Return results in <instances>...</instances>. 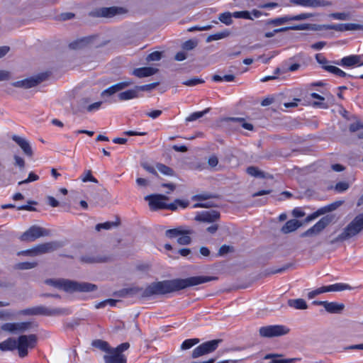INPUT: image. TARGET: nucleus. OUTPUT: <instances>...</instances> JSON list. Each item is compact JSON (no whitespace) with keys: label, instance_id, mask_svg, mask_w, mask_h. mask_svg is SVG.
Listing matches in <instances>:
<instances>
[{"label":"nucleus","instance_id":"38","mask_svg":"<svg viewBox=\"0 0 363 363\" xmlns=\"http://www.w3.org/2000/svg\"><path fill=\"white\" fill-rule=\"evenodd\" d=\"M209 111H210V108H207L205 110H203V111L194 112L186 118V122L194 121L203 117L205 114H206L208 112H209Z\"/></svg>","mask_w":363,"mask_h":363},{"label":"nucleus","instance_id":"17","mask_svg":"<svg viewBox=\"0 0 363 363\" xmlns=\"http://www.w3.org/2000/svg\"><path fill=\"white\" fill-rule=\"evenodd\" d=\"M290 3L305 7H325L330 6L333 4L327 0H290Z\"/></svg>","mask_w":363,"mask_h":363},{"label":"nucleus","instance_id":"50","mask_svg":"<svg viewBox=\"0 0 363 363\" xmlns=\"http://www.w3.org/2000/svg\"><path fill=\"white\" fill-rule=\"evenodd\" d=\"M39 179V177L34 172H30L27 179L18 182V185L28 184L32 182H35Z\"/></svg>","mask_w":363,"mask_h":363},{"label":"nucleus","instance_id":"39","mask_svg":"<svg viewBox=\"0 0 363 363\" xmlns=\"http://www.w3.org/2000/svg\"><path fill=\"white\" fill-rule=\"evenodd\" d=\"M200 342V340L199 338H192V339H187L184 340L182 345H181V350H186L191 348L195 345L198 344Z\"/></svg>","mask_w":363,"mask_h":363},{"label":"nucleus","instance_id":"45","mask_svg":"<svg viewBox=\"0 0 363 363\" xmlns=\"http://www.w3.org/2000/svg\"><path fill=\"white\" fill-rule=\"evenodd\" d=\"M233 15L234 18H237L253 20L252 16H251L250 12L248 11H235L233 13Z\"/></svg>","mask_w":363,"mask_h":363},{"label":"nucleus","instance_id":"34","mask_svg":"<svg viewBox=\"0 0 363 363\" xmlns=\"http://www.w3.org/2000/svg\"><path fill=\"white\" fill-rule=\"evenodd\" d=\"M230 34V33L229 30H223L222 32L217 33H215L213 35H210L206 38V42L207 43H210V42L213 41V40H220V39H223V38H225L229 36Z\"/></svg>","mask_w":363,"mask_h":363},{"label":"nucleus","instance_id":"19","mask_svg":"<svg viewBox=\"0 0 363 363\" xmlns=\"http://www.w3.org/2000/svg\"><path fill=\"white\" fill-rule=\"evenodd\" d=\"M60 245L57 242H49L40 244L34 247V254L35 256L53 252L58 249Z\"/></svg>","mask_w":363,"mask_h":363},{"label":"nucleus","instance_id":"16","mask_svg":"<svg viewBox=\"0 0 363 363\" xmlns=\"http://www.w3.org/2000/svg\"><path fill=\"white\" fill-rule=\"evenodd\" d=\"M220 214L219 211L216 210H209L199 213L196 216L195 220L199 222L211 223H216L220 219Z\"/></svg>","mask_w":363,"mask_h":363},{"label":"nucleus","instance_id":"44","mask_svg":"<svg viewBox=\"0 0 363 363\" xmlns=\"http://www.w3.org/2000/svg\"><path fill=\"white\" fill-rule=\"evenodd\" d=\"M119 225V221L118 222H105L103 223H99L96 225V230L100 231L101 229L109 230L112 227L118 226Z\"/></svg>","mask_w":363,"mask_h":363},{"label":"nucleus","instance_id":"6","mask_svg":"<svg viewBox=\"0 0 363 363\" xmlns=\"http://www.w3.org/2000/svg\"><path fill=\"white\" fill-rule=\"evenodd\" d=\"M168 199L169 198L163 194H151L145 197V200L149 201V206L152 211H157L160 209L176 211L177 206L175 203L167 204L164 202V201Z\"/></svg>","mask_w":363,"mask_h":363},{"label":"nucleus","instance_id":"9","mask_svg":"<svg viewBox=\"0 0 363 363\" xmlns=\"http://www.w3.org/2000/svg\"><path fill=\"white\" fill-rule=\"evenodd\" d=\"M290 329L285 325H274L261 327L259 329V335L262 337L272 338L287 335Z\"/></svg>","mask_w":363,"mask_h":363},{"label":"nucleus","instance_id":"11","mask_svg":"<svg viewBox=\"0 0 363 363\" xmlns=\"http://www.w3.org/2000/svg\"><path fill=\"white\" fill-rule=\"evenodd\" d=\"M128 10L121 6L101 7L90 13L93 17L112 18L115 16L125 14Z\"/></svg>","mask_w":363,"mask_h":363},{"label":"nucleus","instance_id":"3","mask_svg":"<svg viewBox=\"0 0 363 363\" xmlns=\"http://www.w3.org/2000/svg\"><path fill=\"white\" fill-rule=\"evenodd\" d=\"M363 230V213L359 214L343 229L342 233L330 241L331 245L342 242L357 235Z\"/></svg>","mask_w":363,"mask_h":363},{"label":"nucleus","instance_id":"46","mask_svg":"<svg viewBox=\"0 0 363 363\" xmlns=\"http://www.w3.org/2000/svg\"><path fill=\"white\" fill-rule=\"evenodd\" d=\"M37 202L35 201H28V205H23L17 207L18 211L25 210L29 211H36L37 209L35 207L31 206L30 205H36Z\"/></svg>","mask_w":363,"mask_h":363},{"label":"nucleus","instance_id":"1","mask_svg":"<svg viewBox=\"0 0 363 363\" xmlns=\"http://www.w3.org/2000/svg\"><path fill=\"white\" fill-rule=\"evenodd\" d=\"M216 279V277L197 276L153 282L145 289L141 294V298L154 295H164Z\"/></svg>","mask_w":363,"mask_h":363},{"label":"nucleus","instance_id":"48","mask_svg":"<svg viewBox=\"0 0 363 363\" xmlns=\"http://www.w3.org/2000/svg\"><path fill=\"white\" fill-rule=\"evenodd\" d=\"M217 196L211 194L205 193L195 195L192 197L194 201H205L211 198H216Z\"/></svg>","mask_w":363,"mask_h":363},{"label":"nucleus","instance_id":"4","mask_svg":"<svg viewBox=\"0 0 363 363\" xmlns=\"http://www.w3.org/2000/svg\"><path fill=\"white\" fill-rule=\"evenodd\" d=\"M71 312L67 308H49L44 306H38L26 309L21 310L18 314L21 315H45V316H57L68 315Z\"/></svg>","mask_w":363,"mask_h":363},{"label":"nucleus","instance_id":"32","mask_svg":"<svg viewBox=\"0 0 363 363\" xmlns=\"http://www.w3.org/2000/svg\"><path fill=\"white\" fill-rule=\"evenodd\" d=\"M326 292L328 291H340L344 290H350L352 287L347 284H335L329 286H325Z\"/></svg>","mask_w":363,"mask_h":363},{"label":"nucleus","instance_id":"33","mask_svg":"<svg viewBox=\"0 0 363 363\" xmlns=\"http://www.w3.org/2000/svg\"><path fill=\"white\" fill-rule=\"evenodd\" d=\"M325 72L333 74L340 77H352V75L347 74L346 72H345L344 71H342V69L338 68L337 67L334 66L333 65H331L329 67H326Z\"/></svg>","mask_w":363,"mask_h":363},{"label":"nucleus","instance_id":"18","mask_svg":"<svg viewBox=\"0 0 363 363\" xmlns=\"http://www.w3.org/2000/svg\"><path fill=\"white\" fill-rule=\"evenodd\" d=\"M11 138L21 148L27 157H33V150L28 140L16 135H13Z\"/></svg>","mask_w":363,"mask_h":363},{"label":"nucleus","instance_id":"24","mask_svg":"<svg viewBox=\"0 0 363 363\" xmlns=\"http://www.w3.org/2000/svg\"><path fill=\"white\" fill-rule=\"evenodd\" d=\"M302 223L296 220L291 219L288 220L281 228V231L284 234H288L292 233L301 227Z\"/></svg>","mask_w":363,"mask_h":363},{"label":"nucleus","instance_id":"62","mask_svg":"<svg viewBox=\"0 0 363 363\" xmlns=\"http://www.w3.org/2000/svg\"><path fill=\"white\" fill-rule=\"evenodd\" d=\"M13 159L15 160V165L19 167L21 169L25 167V160L23 158L18 155H14Z\"/></svg>","mask_w":363,"mask_h":363},{"label":"nucleus","instance_id":"28","mask_svg":"<svg viewBox=\"0 0 363 363\" xmlns=\"http://www.w3.org/2000/svg\"><path fill=\"white\" fill-rule=\"evenodd\" d=\"M247 173L250 176L257 177V178H269L272 179L273 176L269 174H266L265 172L259 170L257 167L254 166H250L247 168Z\"/></svg>","mask_w":363,"mask_h":363},{"label":"nucleus","instance_id":"22","mask_svg":"<svg viewBox=\"0 0 363 363\" xmlns=\"http://www.w3.org/2000/svg\"><path fill=\"white\" fill-rule=\"evenodd\" d=\"M79 260L85 264H94V263H104L111 260L109 256H93V255H83L81 256Z\"/></svg>","mask_w":363,"mask_h":363},{"label":"nucleus","instance_id":"53","mask_svg":"<svg viewBox=\"0 0 363 363\" xmlns=\"http://www.w3.org/2000/svg\"><path fill=\"white\" fill-rule=\"evenodd\" d=\"M204 82V80L199 78H193L183 82V84L188 86H194L199 84H202Z\"/></svg>","mask_w":363,"mask_h":363},{"label":"nucleus","instance_id":"42","mask_svg":"<svg viewBox=\"0 0 363 363\" xmlns=\"http://www.w3.org/2000/svg\"><path fill=\"white\" fill-rule=\"evenodd\" d=\"M38 266V262H19L16 265V268L21 270H26V269H30L33 268H35Z\"/></svg>","mask_w":363,"mask_h":363},{"label":"nucleus","instance_id":"14","mask_svg":"<svg viewBox=\"0 0 363 363\" xmlns=\"http://www.w3.org/2000/svg\"><path fill=\"white\" fill-rule=\"evenodd\" d=\"M48 235L47 230L37 225H33L20 237L21 241L32 242L36 239Z\"/></svg>","mask_w":363,"mask_h":363},{"label":"nucleus","instance_id":"58","mask_svg":"<svg viewBox=\"0 0 363 363\" xmlns=\"http://www.w3.org/2000/svg\"><path fill=\"white\" fill-rule=\"evenodd\" d=\"M132 84L131 82H119V83H117L114 85H113L114 89L116 90V92L125 89V87L130 86V84Z\"/></svg>","mask_w":363,"mask_h":363},{"label":"nucleus","instance_id":"52","mask_svg":"<svg viewBox=\"0 0 363 363\" xmlns=\"http://www.w3.org/2000/svg\"><path fill=\"white\" fill-rule=\"evenodd\" d=\"M162 58V52L159 51H155L150 54H149L147 57L146 60L147 62L151 61H158Z\"/></svg>","mask_w":363,"mask_h":363},{"label":"nucleus","instance_id":"47","mask_svg":"<svg viewBox=\"0 0 363 363\" xmlns=\"http://www.w3.org/2000/svg\"><path fill=\"white\" fill-rule=\"evenodd\" d=\"M198 45V43L196 40H186V42H184L182 47L184 50H193L194 48H195Z\"/></svg>","mask_w":363,"mask_h":363},{"label":"nucleus","instance_id":"41","mask_svg":"<svg viewBox=\"0 0 363 363\" xmlns=\"http://www.w3.org/2000/svg\"><path fill=\"white\" fill-rule=\"evenodd\" d=\"M232 17H233V13L230 12H225L219 15L218 19L224 24L230 26L233 23Z\"/></svg>","mask_w":363,"mask_h":363},{"label":"nucleus","instance_id":"10","mask_svg":"<svg viewBox=\"0 0 363 363\" xmlns=\"http://www.w3.org/2000/svg\"><path fill=\"white\" fill-rule=\"evenodd\" d=\"M333 215H327L323 217L313 226L301 234V238L312 237L319 235L334 220Z\"/></svg>","mask_w":363,"mask_h":363},{"label":"nucleus","instance_id":"7","mask_svg":"<svg viewBox=\"0 0 363 363\" xmlns=\"http://www.w3.org/2000/svg\"><path fill=\"white\" fill-rule=\"evenodd\" d=\"M194 233L193 230L185 229L183 227L169 229L165 233L166 235L169 238H178L177 242L183 245H189L191 242V238L189 235Z\"/></svg>","mask_w":363,"mask_h":363},{"label":"nucleus","instance_id":"64","mask_svg":"<svg viewBox=\"0 0 363 363\" xmlns=\"http://www.w3.org/2000/svg\"><path fill=\"white\" fill-rule=\"evenodd\" d=\"M102 104L101 101L95 102L87 106L86 110L88 112H92L95 110H98Z\"/></svg>","mask_w":363,"mask_h":363},{"label":"nucleus","instance_id":"27","mask_svg":"<svg viewBox=\"0 0 363 363\" xmlns=\"http://www.w3.org/2000/svg\"><path fill=\"white\" fill-rule=\"evenodd\" d=\"M138 90L137 86L133 89H129L118 94V97L121 101H126L138 97Z\"/></svg>","mask_w":363,"mask_h":363},{"label":"nucleus","instance_id":"5","mask_svg":"<svg viewBox=\"0 0 363 363\" xmlns=\"http://www.w3.org/2000/svg\"><path fill=\"white\" fill-rule=\"evenodd\" d=\"M17 350L19 357L24 358L28 354L29 349L35 347L38 336L35 334L21 335L17 338Z\"/></svg>","mask_w":363,"mask_h":363},{"label":"nucleus","instance_id":"56","mask_svg":"<svg viewBox=\"0 0 363 363\" xmlns=\"http://www.w3.org/2000/svg\"><path fill=\"white\" fill-rule=\"evenodd\" d=\"M314 15L312 13H301L296 16H291V20L292 21H303L308 19Z\"/></svg>","mask_w":363,"mask_h":363},{"label":"nucleus","instance_id":"36","mask_svg":"<svg viewBox=\"0 0 363 363\" xmlns=\"http://www.w3.org/2000/svg\"><path fill=\"white\" fill-rule=\"evenodd\" d=\"M156 167L158 171L164 175L174 176L175 174L174 171L172 168L164 164L158 163L157 164Z\"/></svg>","mask_w":363,"mask_h":363},{"label":"nucleus","instance_id":"60","mask_svg":"<svg viewBox=\"0 0 363 363\" xmlns=\"http://www.w3.org/2000/svg\"><path fill=\"white\" fill-rule=\"evenodd\" d=\"M323 27L325 29L335 30L337 31H344V28H343L344 24L343 23L327 25V26H323Z\"/></svg>","mask_w":363,"mask_h":363},{"label":"nucleus","instance_id":"29","mask_svg":"<svg viewBox=\"0 0 363 363\" xmlns=\"http://www.w3.org/2000/svg\"><path fill=\"white\" fill-rule=\"evenodd\" d=\"M93 38H94V37L89 36V37L84 38L80 40H76L69 44V48L71 49H74V50L81 49L83 47H84L85 45L89 44L91 42Z\"/></svg>","mask_w":363,"mask_h":363},{"label":"nucleus","instance_id":"25","mask_svg":"<svg viewBox=\"0 0 363 363\" xmlns=\"http://www.w3.org/2000/svg\"><path fill=\"white\" fill-rule=\"evenodd\" d=\"M17 339L13 337H9L4 341L0 342V350L1 351H13L17 350Z\"/></svg>","mask_w":363,"mask_h":363},{"label":"nucleus","instance_id":"37","mask_svg":"<svg viewBox=\"0 0 363 363\" xmlns=\"http://www.w3.org/2000/svg\"><path fill=\"white\" fill-rule=\"evenodd\" d=\"M288 21H292L291 16H286L281 18L272 19L267 21V24H272L274 26H279Z\"/></svg>","mask_w":363,"mask_h":363},{"label":"nucleus","instance_id":"35","mask_svg":"<svg viewBox=\"0 0 363 363\" xmlns=\"http://www.w3.org/2000/svg\"><path fill=\"white\" fill-rule=\"evenodd\" d=\"M315 58L317 62L320 65L321 68L325 71L326 67H329L333 62L328 61L322 53L315 55Z\"/></svg>","mask_w":363,"mask_h":363},{"label":"nucleus","instance_id":"31","mask_svg":"<svg viewBox=\"0 0 363 363\" xmlns=\"http://www.w3.org/2000/svg\"><path fill=\"white\" fill-rule=\"evenodd\" d=\"M91 345L103 352L111 353V347H110L108 343L106 341L99 339L94 340L92 341Z\"/></svg>","mask_w":363,"mask_h":363},{"label":"nucleus","instance_id":"55","mask_svg":"<svg viewBox=\"0 0 363 363\" xmlns=\"http://www.w3.org/2000/svg\"><path fill=\"white\" fill-rule=\"evenodd\" d=\"M349 184L345 182H340L336 184L335 189L338 192H342L348 189Z\"/></svg>","mask_w":363,"mask_h":363},{"label":"nucleus","instance_id":"21","mask_svg":"<svg viewBox=\"0 0 363 363\" xmlns=\"http://www.w3.org/2000/svg\"><path fill=\"white\" fill-rule=\"evenodd\" d=\"M284 355L282 354L270 353L264 357V359H270L269 363H295L301 361V358L281 359Z\"/></svg>","mask_w":363,"mask_h":363},{"label":"nucleus","instance_id":"57","mask_svg":"<svg viewBox=\"0 0 363 363\" xmlns=\"http://www.w3.org/2000/svg\"><path fill=\"white\" fill-rule=\"evenodd\" d=\"M360 129H363V123L359 121L356 123L350 124L349 126V130L352 133L356 132Z\"/></svg>","mask_w":363,"mask_h":363},{"label":"nucleus","instance_id":"30","mask_svg":"<svg viewBox=\"0 0 363 363\" xmlns=\"http://www.w3.org/2000/svg\"><path fill=\"white\" fill-rule=\"evenodd\" d=\"M287 303L290 307L298 310H303L308 308L306 301L302 298L289 299Z\"/></svg>","mask_w":363,"mask_h":363},{"label":"nucleus","instance_id":"15","mask_svg":"<svg viewBox=\"0 0 363 363\" xmlns=\"http://www.w3.org/2000/svg\"><path fill=\"white\" fill-rule=\"evenodd\" d=\"M333 64L345 67L362 66L363 65V56L362 55H349L342 57L340 60L333 61Z\"/></svg>","mask_w":363,"mask_h":363},{"label":"nucleus","instance_id":"43","mask_svg":"<svg viewBox=\"0 0 363 363\" xmlns=\"http://www.w3.org/2000/svg\"><path fill=\"white\" fill-rule=\"evenodd\" d=\"M130 347L128 342H123L115 348H111V353H114L117 355H123L122 352L127 350Z\"/></svg>","mask_w":363,"mask_h":363},{"label":"nucleus","instance_id":"23","mask_svg":"<svg viewBox=\"0 0 363 363\" xmlns=\"http://www.w3.org/2000/svg\"><path fill=\"white\" fill-rule=\"evenodd\" d=\"M158 72V69L150 67H145L135 69L133 72V74L135 76L143 78L145 77L152 76Z\"/></svg>","mask_w":363,"mask_h":363},{"label":"nucleus","instance_id":"20","mask_svg":"<svg viewBox=\"0 0 363 363\" xmlns=\"http://www.w3.org/2000/svg\"><path fill=\"white\" fill-rule=\"evenodd\" d=\"M313 304L323 306L325 311L330 313H340L345 308V305L343 303H339L337 302L315 301H313Z\"/></svg>","mask_w":363,"mask_h":363},{"label":"nucleus","instance_id":"54","mask_svg":"<svg viewBox=\"0 0 363 363\" xmlns=\"http://www.w3.org/2000/svg\"><path fill=\"white\" fill-rule=\"evenodd\" d=\"M330 16L337 20L346 21L350 18V14L347 13H333Z\"/></svg>","mask_w":363,"mask_h":363},{"label":"nucleus","instance_id":"26","mask_svg":"<svg viewBox=\"0 0 363 363\" xmlns=\"http://www.w3.org/2000/svg\"><path fill=\"white\" fill-rule=\"evenodd\" d=\"M105 363H126L125 355H117L114 353H108L104 356Z\"/></svg>","mask_w":363,"mask_h":363},{"label":"nucleus","instance_id":"63","mask_svg":"<svg viewBox=\"0 0 363 363\" xmlns=\"http://www.w3.org/2000/svg\"><path fill=\"white\" fill-rule=\"evenodd\" d=\"M145 289L140 287H133L128 289L129 294L136 295L140 294V297L141 298V294L144 291Z\"/></svg>","mask_w":363,"mask_h":363},{"label":"nucleus","instance_id":"59","mask_svg":"<svg viewBox=\"0 0 363 363\" xmlns=\"http://www.w3.org/2000/svg\"><path fill=\"white\" fill-rule=\"evenodd\" d=\"M326 292L325 291V286H322L320 288H318L314 291H312L311 292L308 293V297L309 298H313L314 297H315L316 296H318V294H320L322 293H325Z\"/></svg>","mask_w":363,"mask_h":363},{"label":"nucleus","instance_id":"2","mask_svg":"<svg viewBox=\"0 0 363 363\" xmlns=\"http://www.w3.org/2000/svg\"><path fill=\"white\" fill-rule=\"evenodd\" d=\"M45 283L55 287L62 288L67 292H89L97 289V286L88 282H78L69 279H62L55 281L53 279H47Z\"/></svg>","mask_w":363,"mask_h":363},{"label":"nucleus","instance_id":"51","mask_svg":"<svg viewBox=\"0 0 363 363\" xmlns=\"http://www.w3.org/2000/svg\"><path fill=\"white\" fill-rule=\"evenodd\" d=\"M82 181L83 182H91L96 184L98 183V180L92 176L91 170H87L85 172V175L82 177Z\"/></svg>","mask_w":363,"mask_h":363},{"label":"nucleus","instance_id":"40","mask_svg":"<svg viewBox=\"0 0 363 363\" xmlns=\"http://www.w3.org/2000/svg\"><path fill=\"white\" fill-rule=\"evenodd\" d=\"M228 121H233V122H239L241 123V125L243 128L248 130H252L254 128L253 125L245 122V121L243 118L232 117V118H229Z\"/></svg>","mask_w":363,"mask_h":363},{"label":"nucleus","instance_id":"12","mask_svg":"<svg viewBox=\"0 0 363 363\" xmlns=\"http://www.w3.org/2000/svg\"><path fill=\"white\" fill-rule=\"evenodd\" d=\"M222 340H212L205 342L196 347L192 352L191 357L194 359L214 352L218 347Z\"/></svg>","mask_w":363,"mask_h":363},{"label":"nucleus","instance_id":"8","mask_svg":"<svg viewBox=\"0 0 363 363\" xmlns=\"http://www.w3.org/2000/svg\"><path fill=\"white\" fill-rule=\"evenodd\" d=\"M38 324L33 322L6 323L1 326L4 331L11 333H23L32 328H38Z\"/></svg>","mask_w":363,"mask_h":363},{"label":"nucleus","instance_id":"13","mask_svg":"<svg viewBox=\"0 0 363 363\" xmlns=\"http://www.w3.org/2000/svg\"><path fill=\"white\" fill-rule=\"evenodd\" d=\"M47 77L48 74L46 73H40L34 77L14 82L12 83V85L14 87L30 89L36 86L38 84L45 81Z\"/></svg>","mask_w":363,"mask_h":363},{"label":"nucleus","instance_id":"61","mask_svg":"<svg viewBox=\"0 0 363 363\" xmlns=\"http://www.w3.org/2000/svg\"><path fill=\"white\" fill-rule=\"evenodd\" d=\"M344 31L346 30H356L360 28L361 26L356 23H343Z\"/></svg>","mask_w":363,"mask_h":363},{"label":"nucleus","instance_id":"49","mask_svg":"<svg viewBox=\"0 0 363 363\" xmlns=\"http://www.w3.org/2000/svg\"><path fill=\"white\" fill-rule=\"evenodd\" d=\"M159 82H153L149 84L136 86L139 91H151L159 85Z\"/></svg>","mask_w":363,"mask_h":363}]
</instances>
